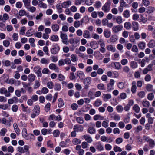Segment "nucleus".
I'll list each match as a JSON object with an SVG mask.
<instances>
[{
	"label": "nucleus",
	"mask_w": 155,
	"mask_h": 155,
	"mask_svg": "<svg viewBox=\"0 0 155 155\" xmlns=\"http://www.w3.org/2000/svg\"><path fill=\"white\" fill-rule=\"evenodd\" d=\"M53 96L51 94H48L46 97V99L48 101H51L52 98Z\"/></svg>",
	"instance_id": "774afa93"
},
{
	"label": "nucleus",
	"mask_w": 155,
	"mask_h": 155,
	"mask_svg": "<svg viewBox=\"0 0 155 155\" xmlns=\"http://www.w3.org/2000/svg\"><path fill=\"white\" fill-rule=\"evenodd\" d=\"M72 141L73 143L75 145L80 144L81 142V140L77 138L73 139Z\"/></svg>",
	"instance_id": "2eb2a0df"
},
{
	"label": "nucleus",
	"mask_w": 155,
	"mask_h": 155,
	"mask_svg": "<svg viewBox=\"0 0 155 155\" xmlns=\"http://www.w3.org/2000/svg\"><path fill=\"white\" fill-rule=\"evenodd\" d=\"M139 48L143 50L144 49L146 46V44L145 42L143 41L140 42L138 44Z\"/></svg>",
	"instance_id": "a211bd4d"
},
{
	"label": "nucleus",
	"mask_w": 155,
	"mask_h": 155,
	"mask_svg": "<svg viewBox=\"0 0 155 155\" xmlns=\"http://www.w3.org/2000/svg\"><path fill=\"white\" fill-rule=\"evenodd\" d=\"M51 28L53 31L56 32L59 30V27L58 24H54L52 25Z\"/></svg>",
	"instance_id": "f3484780"
},
{
	"label": "nucleus",
	"mask_w": 155,
	"mask_h": 155,
	"mask_svg": "<svg viewBox=\"0 0 155 155\" xmlns=\"http://www.w3.org/2000/svg\"><path fill=\"white\" fill-rule=\"evenodd\" d=\"M38 6L40 8H47V5L46 4L41 2H39L38 4Z\"/></svg>",
	"instance_id": "7c9ffc66"
},
{
	"label": "nucleus",
	"mask_w": 155,
	"mask_h": 155,
	"mask_svg": "<svg viewBox=\"0 0 155 155\" xmlns=\"http://www.w3.org/2000/svg\"><path fill=\"white\" fill-rule=\"evenodd\" d=\"M78 105L76 103H72L71 106V107L74 110H76L78 108Z\"/></svg>",
	"instance_id": "473e14b6"
},
{
	"label": "nucleus",
	"mask_w": 155,
	"mask_h": 155,
	"mask_svg": "<svg viewBox=\"0 0 155 155\" xmlns=\"http://www.w3.org/2000/svg\"><path fill=\"white\" fill-rule=\"evenodd\" d=\"M73 129L76 132H81L83 130L84 128L83 126L81 125H75Z\"/></svg>",
	"instance_id": "7ed1b4c3"
},
{
	"label": "nucleus",
	"mask_w": 155,
	"mask_h": 155,
	"mask_svg": "<svg viewBox=\"0 0 155 155\" xmlns=\"http://www.w3.org/2000/svg\"><path fill=\"white\" fill-rule=\"evenodd\" d=\"M47 86L49 89H52L53 87V84L51 81L48 82L47 84Z\"/></svg>",
	"instance_id": "e2e57ef3"
},
{
	"label": "nucleus",
	"mask_w": 155,
	"mask_h": 155,
	"mask_svg": "<svg viewBox=\"0 0 155 155\" xmlns=\"http://www.w3.org/2000/svg\"><path fill=\"white\" fill-rule=\"evenodd\" d=\"M59 49L60 48L59 47H58L57 48L56 47H54L51 49V52L53 54H56L58 52Z\"/></svg>",
	"instance_id": "412c9836"
},
{
	"label": "nucleus",
	"mask_w": 155,
	"mask_h": 155,
	"mask_svg": "<svg viewBox=\"0 0 155 155\" xmlns=\"http://www.w3.org/2000/svg\"><path fill=\"white\" fill-rule=\"evenodd\" d=\"M13 127L15 131L16 134H19L20 133V130L16 123H15L14 124Z\"/></svg>",
	"instance_id": "5701e85b"
},
{
	"label": "nucleus",
	"mask_w": 155,
	"mask_h": 155,
	"mask_svg": "<svg viewBox=\"0 0 155 155\" xmlns=\"http://www.w3.org/2000/svg\"><path fill=\"white\" fill-rule=\"evenodd\" d=\"M11 109L12 110L15 112H16L18 110V106L16 104L13 105Z\"/></svg>",
	"instance_id": "de8ad7c7"
},
{
	"label": "nucleus",
	"mask_w": 155,
	"mask_h": 155,
	"mask_svg": "<svg viewBox=\"0 0 155 155\" xmlns=\"http://www.w3.org/2000/svg\"><path fill=\"white\" fill-rule=\"evenodd\" d=\"M104 36L106 38H109L110 35V32L108 30L104 31Z\"/></svg>",
	"instance_id": "79ce46f5"
},
{
	"label": "nucleus",
	"mask_w": 155,
	"mask_h": 155,
	"mask_svg": "<svg viewBox=\"0 0 155 155\" xmlns=\"http://www.w3.org/2000/svg\"><path fill=\"white\" fill-rule=\"evenodd\" d=\"M137 89L136 86V82H134L132 83V87H131V91L132 93H134L136 92Z\"/></svg>",
	"instance_id": "a878e982"
},
{
	"label": "nucleus",
	"mask_w": 155,
	"mask_h": 155,
	"mask_svg": "<svg viewBox=\"0 0 155 155\" xmlns=\"http://www.w3.org/2000/svg\"><path fill=\"white\" fill-rule=\"evenodd\" d=\"M95 147L96 148L100 151H102L104 150L103 145L99 143H97Z\"/></svg>",
	"instance_id": "ddd939ff"
},
{
	"label": "nucleus",
	"mask_w": 155,
	"mask_h": 155,
	"mask_svg": "<svg viewBox=\"0 0 155 155\" xmlns=\"http://www.w3.org/2000/svg\"><path fill=\"white\" fill-rule=\"evenodd\" d=\"M7 132V130L5 128H3L1 130L0 132V135L1 136H4Z\"/></svg>",
	"instance_id": "c9c22d12"
},
{
	"label": "nucleus",
	"mask_w": 155,
	"mask_h": 155,
	"mask_svg": "<svg viewBox=\"0 0 155 155\" xmlns=\"http://www.w3.org/2000/svg\"><path fill=\"white\" fill-rule=\"evenodd\" d=\"M27 9L32 13L34 12L36 10V8L34 6H29L28 7H27Z\"/></svg>",
	"instance_id": "2f4dec72"
},
{
	"label": "nucleus",
	"mask_w": 155,
	"mask_h": 155,
	"mask_svg": "<svg viewBox=\"0 0 155 155\" xmlns=\"http://www.w3.org/2000/svg\"><path fill=\"white\" fill-rule=\"evenodd\" d=\"M88 132L91 134H94L96 132V130L94 127H90L88 128Z\"/></svg>",
	"instance_id": "4be33fe9"
},
{
	"label": "nucleus",
	"mask_w": 155,
	"mask_h": 155,
	"mask_svg": "<svg viewBox=\"0 0 155 155\" xmlns=\"http://www.w3.org/2000/svg\"><path fill=\"white\" fill-rule=\"evenodd\" d=\"M83 36L85 38H89L91 36L90 32L88 30H85L84 31Z\"/></svg>",
	"instance_id": "4468645a"
},
{
	"label": "nucleus",
	"mask_w": 155,
	"mask_h": 155,
	"mask_svg": "<svg viewBox=\"0 0 155 155\" xmlns=\"http://www.w3.org/2000/svg\"><path fill=\"white\" fill-rule=\"evenodd\" d=\"M150 147L153 148L155 146V143L154 140L152 139H150L149 141L148 142Z\"/></svg>",
	"instance_id": "c85d7f7f"
},
{
	"label": "nucleus",
	"mask_w": 155,
	"mask_h": 155,
	"mask_svg": "<svg viewBox=\"0 0 155 155\" xmlns=\"http://www.w3.org/2000/svg\"><path fill=\"white\" fill-rule=\"evenodd\" d=\"M110 2L108 1L102 7V9L105 12H107L110 10Z\"/></svg>",
	"instance_id": "f257e3e1"
},
{
	"label": "nucleus",
	"mask_w": 155,
	"mask_h": 155,
	"mask_svg": "<svg viewBox=\"0 0 155 155\" xmlns=\"http://www.w3.org/2000/svg\"><path fill=\"white\" fill-rule=\"evenodd\" d=\"M76 120L78 123L80 124H83L84 122L83 118L81 117H77Z\"/></svg>",
	"instance_id": "c03bdc74"
},
{
	"label": "nucleus",
	"mask_w": 155,
	"mask_h": 155,
	"mask_svg": "<svg viewBox=\"0 0 155 155\" xmlns=\"http://www.w3.org/2000/svg\"><path fill=\"white\" fill-rule=\"evenodd\" d=\"M123 110V107L120 105L117 106V111L118 112H121Z\"/></svg>",
	"instance_id": "864d4df0"
},
{
	"label": "nucleus",
	"mask_w": 155,
	"mask_h": 155,
	"mask_svg": "<svg viewBox=\"0 0 155 155\" xmlns=\"http://www.w3.org/2000/svg\"><path fill=\"white\" fill-rule=\"evenodd\" d=\"M107 49L113 52H114L115 51V48H114L112 45H110L107 46Z\"/></svg>",
	"instance_id": "338daca9"
},
{
	"label": "nucleus",
	"mask_w": 155,
	"mask_h": 155,
	"mask_svg": "<svg viewBox=\"0 0 155 155\" xmlns=\"http://www.w3.org/2000/svg\"><path fill=\"white\" fill-rule=\"evenodd\" d=\"M38 96L36 95H33L31 97V99L34 102L37 101L38 100Z\"/></svg>",
	"instance_id": "5fc2aeb1"
},
{
	"label": "nucleus",
	"mask_w": 155,
	"mask_h": 155,
	"mask_svg": "<svg viewBox=\"0 0 155 155\" xmlns=\"http://www.w3.org/2000/svg\"><path fill=\"white\" fill-rule=\"evenodd\" d=\"M124 16L126 18H128L130 16L129 11L128 10L125 11L123 13Z\"/></svg>",
	"instance_id": "37998d69"
},
{
	"label": "nucleus",
	"mask_w": 155,
	"mask_h": 155,
	"mask_svg": "<svg viewBox=\"0 0 155 155\" xmlns=\"http://www.w3.org/2000/svg\"><path fill=\"white\" fill-rule=\"evenodd\" d=\"M154 95L152 93H150L148 94L147 98L150 101L152 100L154 98Z\"/></svg>",
	"instance_id": "72a5a7b5"
},
{
	"label": "nucleus",
	"mask_w": 155,
	"mask_h": 155,
	"mask_svg": "<svg viewBox=\"0 0 155 155\" xmlns=\"http://www.w3.org/2000/svg\"><path fill=\"white\" fill-rule=\"evenodd\" d=\"M132 28L134 31H137L138 29V24L136 22H133L132 23Z\"/></svg>",
	"instance_id": "dca6fc26"
},
{
	"label": "nucleus",
	"mask_w": 155,
	"mask_h": 155,
	"mask_svg": "<svg viewBox=\"0 0 155 155\" xmlns=\"http://www.w3.org/2000/svg\"><path fill=\"white\" fill-rule=\"evenodd\" d=\"M93 119L95 121L98 120H103L104 119V117L100 115L97 114L94 116Z\"/></svg>",
	"instance_id": "6ab92c4d"
},
{
	"label": "nucleus",
	"mask_w": 155,
	"mask_h": 155,
	"mask_svg": "<svg viewBox=\"0 0 155 155\" xmlns=\"http://www.w3.org/2000/svg\"><path fill=\"white\" fill-rule=\"evenodd\" d=\"M107 137L105 136H102L101 137V140L103 142H108Z\"/></svg>",
	"instance_id": "0e129e2a"
},
{
	"label": "nucleus",
	"mask_w": 155,
	"mask_h": 155,
	"mask_svg": "<svg viewBox=\"0 0 155 155\" xmlns=\"http://www.w3.org/2000/svg\"><path fill=\"white\" fill-rule=\"evenodd\" d=\"M49 68L51 69L58 70V68L56 66L55 64L51 63L50 64L49 66Z\"/></svg>",
	"instance_id": "c756f323"
},
{
	"label": "nucleus",
	"mask_w": 155,
	"mask_h": 155,
	"mask_svg": "<svg viewBox=\"0 0 155 155\" xmlns=\"http://www.w3.org/2000/svg\"><path fill=\"white\" fill-rule=\"evenodd\" d=\"M142 104L144 107H148L150 105V103L147 101L143 100L142 102Z\"/></svg>",
	"instance_id": "bb28decb"
},
{
	"label": "nucleus",
	"mask_w": 155,
	"mask_h": 155,
	"mask_svg": "<svg viewBox=\"0 0 155 155\" xmlns=\"http://www.w3.org/2000/svg\"><path fill=\"white\" fill-rule=\"evenodd\" d=\"M33 112L36 113V115H39L40 111V107L39 105H35L33 109Z\"/></svg>",
	"instance_id": "0eeeda50"
},
{
	"label": "nucleus",
	"mask_w": 155,
	"mask_h": 155,
	"mask_svg": "<svg viewBox=\"0 0 155 155\" xmlns=\"http://www.w3.org/2000/svg\"><path fill=\"white\" fill-rule=\"evenodd\" d=\"M81 23L79 21L77 20L75 21L74 23V26L76 28H77L80 26Z\"/></svg>",
	"instance_id": "3c124183"
},
{
	"label": "nucleus",
	"mask_w": 155,
	"mask_h": 155,
	"mask_svg": "<svg viewBox=\"0 0 155 155\" xmlns=\"http://www.w3.org/2000/svg\"><path fill=\"white\" fill-rule=\"evenodd\" d=\"M146 89L148 91H151L153 89V86L150 84H148L146 87Z\"/></svg>",
	"instance_id": "603ef678"
},
{
	"label": "nucleus",
	"mask_w": 155,
	"mask_h": 155,
	"mask_svg": "<svg viewBox=\"0 0 155 155\" xmlns=\"http://www.w3.org/2000/svg\"><path fill=\"white\" fill-rule=\"evenodd\" d=\"M60 134V132L58 130H55L53 131V134L54 137H58Z\"/></svg>",
	"instance_id": "bf43d9fd"
},
{
	"label": "nucleus",
	"mask_w": 155,
	"mask_h": 155,
	"mask_svg": "<svg viewBox=\"0 0 155 155\" xmlns=\"http://www.w3.org/2000/svg\"><path fill=\"white\" fill-rule=\"evenodd\" d=\"M102 101L99 99L96 100L94 103V105L96 107H98L102 104Z\"/></svg>",
	"instance_id": "e433bc0d"
},
{
	"label": "nucleus",
	"mask_w": 155,
	"mask_h": 155,
	"mask_svg": "<svg viewBox=\"0 0 155 155\" xmlns=\"http://www.w3.org/2000/svg\"><path fill=\"white\" fill-rule=\"evenodd\" d=\"M35 72L38 75V77L41 76V69L39 67H36L34 69Z\"/></svg>",
	"instance_id": "1a4fd4ad"
},
{
	"label": "nucleus",
	"mask_w": 155,
	"mask_h": 155,
	"mask_svg": "<svg viewBox=\"0 0 155 155\" xmlns=\"http://www.w3.org/2000/svg\"><path fill=\"white\" fill-rule=\"evenodd\" d=\"M148 46L150 48H153L155 46V41L153 39L150 40L147 44Z\"/></svg>",
	"instance_id": "9d476101"
},
{
	"label": "nucleus",
	"mask_w": 155,
	"mask_h": 155,
	"mask_svg": "<svg viewBox=\"0 0 155 155\" xmlns=\"http://www.w3.org/2000/svg\"><path fill=\"white\" fill-rule=\"evenodd\" d=\"M120 5L119 8V11L120 12H122L123 11V8L124 7H128V5L126 4L125 2L124 1H120Z\"/></svg>",
	"instance_id": "f03ea898"
},
{
	"label": "nucleus",
	"mask_w": 155,
	"mask_h": 155,
	"mask_svg": "<svg viewBox=\"0 0 155 155\" xmlns=\"http://www.w3.org/2000/svg\"><path fill=\"white\" fill-rule=\"evenodd\" d=\"M51 39L53 41H56L58 40V38L56 35H53L51 37Z\"/></svg>",
	"instance_id": "6e6d98bb"
},
{
	"label": "nucleus",
	"mask_w": 155,
	"mask_h": 155,
	"mask_svg": "<svg viewBox=\"0 0 155 155\" xmlns=\"http://www.w3.org/2000/svg\"><path fill=\"white\" fill-rule=\"evenodd\" d=\"M35 137L34 135L32 134H29L25 137V139L28 140H33L35 139Z\"/></svg>",
	"instance_id": "393cba45"
},
{
	"label": "nucleus",
	"mask_w": 155,
	"mask_h": 155,
	"mask_svg": "<svg viewBox=\"0 0 155 155\" xmlns=\"http://www.w3.org/2000/svg\"><path fill=\"white\" fill-rule=\"evenodd\" d=\"M154 10L155 9L154 7L150 6L147 8V13H151L153 12Z\"/></svg>",
	"instance_id": "58836bf2"
},
{
	"label": "nucleus",
	"mask_w": 155,
	"mask_h": 155,
	"mask_svg": "<svg viewBox=\"0 0 155 155\" xmlns=\"http://www.w3.org/2000/svg\"><path fill=\"white\" fill-rule=\"evenodd\" d=\"M130 65L131 67L133 68H135L137 66V63L134 61H132L131 62Z\"/></svg>",
	"instance_id": "a19ab883"
},
{
	"label": "nucleus",
	"mask_w": 155,
	"mask_h": 155,
	"mask_svg": "<svg viewBox=\"0 0 155 155\" xmlns=\"http://www.w3.org/2000/svg\"><path fill=\"white\" fill-rule=\"evenodd\" d=\"M132 25L131 23L129 22H126L124 24V27L127 29H130Z\"/></svg>",
	"instance_id": "f704fd0d"
},
{
	"label": "nucleus",
	"mask_w": 155,
	"mask_h": 155,
	"mask_svg": "<svg viewBox=\"0 0 155 155\" xmlns=\"http://www.w3.org/2000/svg\"><path fill=\"white\" fill-rule=\"evenodd\" d=\"M71 2L70 1H68L62 3L61 6L62 7L66 8H68L69 5H71Z\"/></svg>",
	"instance_id": "9b49d317"
},
{
	"label": "nucleus",
	"mask_w": 155,
	"mask_h": 155,
	"mask_svg": "<svg viewBox=\"0 0 155 155\" xmlns=\"http://www.w3.org/2000/svg\"><path fill=\"white\" fill-rule=\"evenodd\" d=\"M56 116L54 114H52L50 115L48 119L49 120H52L56 121Z\"/></svg>",
	"instance_id": "49530a36"
},
{
	"label": "nucleus",
	"mask_w": 155,
	"mask_h": 155,
	"mask_svg": "<svg viewBox=\"0 0 155 155\" xmlns=\"http://www.w3.org/2000/svg\"><path fill=\"white\" fill-rule=\"evenodd\" d=\"M69 141V140H66L65 141L61 142L59 144V145L61 147H65L69 146L68 144V143Z\"/></svg>",
	"instance_id": "f8f14e48"
},
{
	"label": "nucleus",
	"mask_w": 155,
	"mask_h": 155,
	"mask_svg": "<svg viewBox=\"0 0 155 155\" xmlns=\"http://www.w3.org/2000/svg\"><path fill=\"white\" fill-rule=\"evenodd\" d=\"M51 104L50 103H48L45 106V110L46 112H48L50 109Z\"/></svg>",
	"instance_id": "a18cd8bd"
},
{
	"label": "nucleus",
	"mask_w": 155,
	"mask_h": 155,
	"mask_svg": "<svg viewBox=\"0 0 155 155\" xmlns=\"http://www.w3.org/2000/svg\"><path fill=\"white\" fill-rule=\"evenodd\" d=\"M26 12L24 10H20L19 12V15L21 16H22L26 15Z\"/></svg>",
	"instance_id": "8fccbe9b"
},
{
	"label": "nucleus",
	"mask_w": 155,
	"mask_h": 155,
	"mask_svg": "<svg viewBox=\"0 0 155 155\" xmlns=\"http://www.w3.org/2000/svg\"><path fill=\"white\" fill-rule=\"evenodd\" d=\"M133 109L134 111L137 113H138L140 111V108L137 104H135L133 107Z\"/></svg>",
	"instance_id": "b1692460"
},
{
	"label": "nucleus",
	"mask_w": 155,
	"mask_h": 155,
	"mask_svg": "<svg viewBox=\"0 0 155 155\" xmlns=\"http://www.w3.org/2000/svg\"><path fill=\"white\" fill-rule=\"evenodd\" d=\"M42 92L43 94H46L47 93L48 91V89L46 87H44L41 89Z\"/></svg>",
	"instance_id": "680f3d73"
},
{
	"label": "nucleus",
	"mask_w": 155,
	"mask_h": 155,
	"mask_svg": "<svg viewBox=\"0 0 155 155\" xmlns=\"http://www.w3.org/2000/svg\"><path fill=\"white\" fill-rule=\"evenodd\" d=\"M2 123L4 124H5L8 127L10 126L11 123L9 121H7L6 119L3 118L2 119Z\"/></svg>",
	"instance_id": "aec40b11"
},
{
	"label": "nucleus",
	"mask_w": 155,
	"mask_h": 155,
	"mask_svg": "<svg viewBox=\"0 0 155 155\" xmlns=\"http://www.w3.org/2000/svg\"><path fill=\"white\" fill-rule=\"evenodd\" d=\"M0 93L2 94H4L6 97H10L11 94H9V92H7V90L4 87H2L0 89Z\"/></svg>",
	"instance_id": "20e7f679"
},
{
	"label": "nucleus",
	"mask_w": 155,
	"mask_h": 155,
	"mask_svg": "<svg viewBox=\"0 0 155 155\" xmlns=\"http://www.w3.org/2000/svg\"><path fill=\"white\" fill-rule=\"evenodd\" d=\"M111 97L110 94H103L102 98L104 101H106L111 98Z\"/></svg>",
	"instance_id": "423d86ee"
},
{
	"label": "nucleus",
	"mask_w": 155,
	"mask_h": 155,
	"mask_svg": "<svg viewBox=\"0 0 155 155\" xmlns=\"http://www.w3.org/2000/svg\"><path fill=\"white\" fill-rule=\"evenodd\" d=\"M84 118L85 120L88 121L91 119V116L88 114H84Z\"/></svg>",
	"instance_id": "13d9d810"
},
{
	"label": "nucleus",
	"mask_w": 155,
	"mask_h": 155,
	"mask_svg": "<svg viewBox=\"0 0 155 155\" xmlns=\"http://www.w3.org/2000/svg\"><path fill=\"white\" fill-rule=\"evenodd\" d=\"M3 45L5 47H8L10 45V42L8 40H4L3 41Z\"/></svg>",
	"instance_id": "4d7b16f0"
},
{
	"label": "nucleus",
	"mask_w": 155,
	"mask_h": 155,
	"mask_svg": "<svg viewBox=\"0 0 155 155\" xmlns=\"http://www.w3.org/2000/svg\"><path fill=\"white\" fill-rule=\"evenodd\" d=\"M91 37L93 38L95 40H98L100 38L99 35L97 33H94L92 34Z\"/></svg>",
	"instance_id": "09e8293b"
},
{
	"label": "nucleus",
	"mask_w": 155,
	"mask_h": 155,
	"mask_svg": "<svg viewBox=\"0 0 155 155\" xmlns=\"http://www.w3.org/2000/svg\"><path fill=\"white\" fill-rule=\"evenodd\" d=\"M23 2L24 3V5L27 8V7H28L30 5V2L28 0H23Z\"/></svg>",
	"instance_id": "ea45409f"
},
{
	"label": "nucleus",
	"mask_w": 155,
	"mask_h": 155,
	"mask_svg": "<svg viewBox=\"0 0 155 155\" xmlns=\"http://www.w3.org/2000/svg\"><path fill=\"white\" fill-rule=\"evenodd\" d=\"M138 95L141 98H143L145 97V92L144 91H141L139 92L138 93Z\"/></svg>",
	"instance_id": "052dcab7"
},
{
	"label": "nucleus",
	"mask_w": 155,
	"mask_h": 155,
	"mask_svg": "<svg viewBox=\"0 0 155 155\" xmlns=\"http://www.w3.org/2000/svg\"><path fill=\"white\" fill-rule=\"evenodd\" d=\"M112 146L109 144H106L105 145V148L107 150H110L112 148Z\"/></svg>",
	"instance_id": "69168bd1"
},
{
	"label": "nucleus",
	"mask_w": 155,
	"mask_h": 155,
	"mask_svg": "<svg viewBox=\"0 0 155 155\" xmlns=\"http://www.w3.org/2000/svg\"><path fill=\"white\" fill-rule=\"evenodd\" d=\"M23 149L24 150V153H25L26 154H29V147L27 145H25L24 146Z\"/></svg>",
	"instance_id": "4c0bfd02"
},
{
	"label": "nucleus",
	"mask_w": 155,
	"mask_h": 155,
	"mask_svg": "<svg viewBox=\"0 0 155 155\" xmlns=\"http://www.w3.org/2000/svg\"><path fill=\"white\" fill-rule=\"evenodd\" d=\"M83 137L85 140L89 143L92 141V139L90 136L88 135H85L83 136Z\"/></svg>",
	"instance_id": "39448f33"
},
{
	"label": "nucleus",
	"mask_w": 155,
	"mask_h": 155,
	"mask_svg": "<svg viewBox=\"0 0 155 155\" xmlns=\"http://www.w3.org/2000/svg\"><path fill=\"white\" fill-rule=\"evenodd\" d=\"M64 105V103L63 99L61 98L58 99V106L59 107H62Z\"/></svg>",
	"instance_id": "cd10ccee"
},
{
	"label": "nucleus",
	"mask_w": 155,
	"mask_h": 155,
	"mask_svg": "<svg viewBox=\"0 0 155 155\" xmlns=\"http://www.w3.org/2000/svg\"><path fill=\"white\" fill-rule=\"evenodd\" d=\"M91 81V78H85L84 80V83L85 85V88L88 89V87L87 85L89 84Z\"/></svg>",
	"instance_id": "6e6552de"
}]
</instances>
